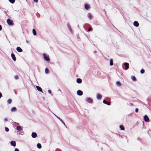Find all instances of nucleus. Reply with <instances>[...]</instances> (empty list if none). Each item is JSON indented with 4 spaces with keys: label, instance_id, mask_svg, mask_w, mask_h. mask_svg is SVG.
<instances>
[{
    "label": "nucleus",
    "instance_id": "a211bd4d",
    "mask_svg": "<svg viewBox=\"0 0 151 151\" xmlns=\"http://www.w3.org/2000/svg\"><path fill=\"white\" fill-rule=\"evenodd\" d=\"M116 85L119 86H121V83L119 81H117L116 82Z\"/></svg>",
    "mask_w": 151,
    "mask_h": 151
},
{
    "label": "nucleus",
    "instance_id": "6ab92c4d",
    "mask_svg": "<svg viewBox=\"0 0 151 151\" xmlns=\"http://www.w3.org/2000/svg\"><path fill=\"white\" fill-rule=\"evenodd\" d=\"M85 8L86 9H88L89 8V5L88 4H86L85 6Z\"/></svg>",
    "mask_w": 151,
    "mask_h": 151
},
{
    "label": "nucleus",
    "instance_id": "0eeeda50",
    "mask_svg": "<svg viewBox=\"0 0 151 151\" xmlns=\"http://www.w3.org/2000/svg\"><path fill=\"white\" fill-rule=\"evenodd\" d=\"M102 97V96L99 93H97L96 96V98L98 99H100Z\"/></svg>",
    "mask_w": 151,
    "mask_h": 151
},
{
    "label": "nucleus",
    "instance_id": "393cba45",
    "mask_svg": "<svg viewBox=\"0 0 151 151\" xmlns=\"http://www.w3.org/2000/svg\"><path fill=\"white\" fill-rule=\"evenodd\" d=\"M120 128L122 130H123L124 129V127L122 125H121L120 126Z\"/></svg>",
    "mask_w": 151,
    "mask_h": 151
},
{
    "label": "nucleus",
    "instance_id": "b1692460",
    "mask_svg": "<svg viewBox=\"0 0 151 151\" xmlns=\"http://www.w3.org/2000/svg\"><path fill=\"white\" fill-rule=\"evenodd\" d=\"M32 33L34 35H36V32L34 29H32Z\"/></svg>",
    "mask_w": 151,
    "mask_h": 151
},
{
    "label": "nucleus",
    "instance_id": "ea45409f",
    "mask_svg": "<svg viewBox=\"0 0 151 151\" xmlns=\"http://www.w3.org/2000/svg\"><path fill=\"white\" fill-rule=\"evenodd\" d=\"M48 92L49 93H51V90H48Z\"/></svg>",
    "mask_w": 151,
    "mask_h": 151
},
{
    "label": "nucleus",
    "instance_id": "e433bc0d",
    "mask_svg": "<svg viewBox=\"0 0 151 151\" xmlns=\"http://www.w3.org/2000/svg\"><path fill=\"white\" fill-rule=\"evenodd\" d=\"M2 96V95L1 93V92H0V99Z\"/></svg>",
    "mask_w": 151,
    "mask_h": 151
},
{
    "label": "nucleus",
    "instance_id": "7ed1b4c3",
    "mask_svg": "<svg viewBox=\"0 0 151 151\" xmlns=\"http://www.w3.org/2000/svg\"><path fill=\"white\" fill-rule=\"evenodd\" d=\"M144 120L145 122H148L149 121V118L147 115H145L144 116Z\"/></svg>",
    "mask_w": 151,
    "mask_h": 151
},
{
    "label": "nucleus",
    "instance_id": "ddd939ff",
    "mask_svg": "<svg viewBox=\"0 0 151 151\" xmlns=\"http://www.w3.org/2000/svg\"><path fill=\"white\" fill-rule=\"evenodd\" d=\"M11 57H12L13 60L14 61H15L16 60V58L15 56L14 55L13 53H12L11 54Z\"/></svg>",
    "mask_w": 151,
    "mask_h": 151
},
{
    "label": "nucleus",
    "instance_id": "39448f33",
    "mask_svg": "<svg viewBox=\"0 0 151 151\" xmlns=\"http://www.w3.org/2000/svg\"><path fill=\"white\" fill-rule=\"evenodd\" d=\"M36 88L37 89V90L41 92H42V93H43V92L42 91V89L41 88L38 86H36Z\"/></svg>",
    "mask_w": 151,
    "mask_h": 151
},
{
    "label": "nucleus",
    "instance_id": "2eb2a0df",
    "mask_svg": "<svg viewBox=\"0 0 151 151\" xmlns=\"http://www.w3.org/2000/svg\"><path fill=\"white\" fill-rule=\"evenodd\" d=\"M76 81L77 83H81L82 82V80L80 78H77L76 80Z\"/></svg>",
    "mask_w": 151,
    "mask_h": 151
},
{
    "label": "nucleus",
    "instance_id": "4be33fe9",
    "mask_svg": "<svg viewBox=\"0 0 151 151\" xmlns=\"http://www.w3.org/2000/svg\"><path fill=\"white\" fill-rule=\"evenodd\" d=\"M37 147L39 149L41 148L42 147L40 143H38L37 144Z\"/></svg>",
    "mask_w": 151,
    "mask_h": 151
},
{
    "label": "nucleus",
    "instance_id": "c9c22d12",
    "mask_svg": "<svg viewBox=\"0 0 151 151\" xmlns=\"http://www.w3.org/2000/svg\"><path fill=\"white\" fill-rule=\"evenodd\" d=\"M4 121H5L6 122H7L8 121V119L7 118H6L4 119Z\"/></svg>",
    "mask_w": 151,
    "mask_h": 151
},
{
    "label": "nucleus",
    "instance_id": "f8f14e48",
    "mask_svg": "<svg viewBox=\"0 0 151 151\" xmlns=\"http://www.w3.org/2000/svg\"><path fill=\"white\" fill-rule=\"evenodd\" d=\"M16 50L19 52H21L22 51V49L19 47H17L16 48Z\"/></svg>",
    "mask_w": 151,
    "mask_h": 151
},
{
    "label": "nucleus",
    "instance_id": "bb28decb",
    "mask_svg": "<svg viewBox=\"0 0 151 151\" xmlns=\"http://www.w3.org/2000/svg\"><path fill=\"white\" fill-rule=\"evenodd\" d=\"M131 79L133 81H135L136 80V78L134 76H132Z\"/></svg>",
    "mask_w": 151,
    "mask_h": 151
},
{
    "label": "nucleus",
    "instance_id": "79ce46f5",
    "mask_svg": "<svg viewBox=\"0 0 151 151\" xmlns=\"http://www.w3.org/2000/svg\"><path fill=\"white\" fill-rule=\"evenodd\" d=\"M1 29H2V27L1 25H0V31L1 30Z\"/></svg>",
    "mask_w": 151,
    "mask_h": 151
},
{
    "label": "nucleus",
    "instance_id": "f3484780",
    "mask_svg": "<svg viewBox=\"0 0 151 151\" xmlns=\"http://www.w3.org/2000/svg\"><path fill=\"white\" fill-rule=\"evenodd\" d=\"M16 110V108L15 107H13L11 108V111L13 112V111H15Z\"/></svg>",
    "mask_w": 151,
    "mask_h": 151
},
{
    "label": "nucleus",
    "instance_id": "7c9ffc66",
    "mask_svg": "<svg viewBox=\"0 0 151 151\" xmlns=\"http://www.w3.org/2000/svg\"><path fill=\"white\" fill-rule=\"evenodd\" d=\"M5 130L6 132H8L9 131V129L7 127L5 128Z\"/></svg>",
    "mask_w": 151,
    "mask_h": 151
},
{
    "label": "nucleus",
    "instance_id": "a19ab883",
    "mask_svg": "<svg viewBox=\"0 0 151 151\" xmlns=\"http://www.w3.org/2000/svg\"><path fill=\"white\" fill-rule=\"evenodd\" d=\"M33 1L36 3H37L38 1V0H33Z\"/></svg>",
    "mask_w": 151,
    "mask_h": 151
},
{
    "label": "nucleus",
    "instance_id": "6e6552de",
    "mask_svg": "<svg viewBox=\"0 0 151 151\" xmlns=\"http://www.w3.org/2000/svg\"><path fill=\"white\" fill-rule=\"evenodd\" d=\"M32 136L33 138H35L37 136V134L35 132H32Z\"/></svg>",
    "mask_w": 151,
    "mask_h": 151
},
{
    "label": "nucleus",
    "instance_id": "1a4fd4ad",
    "mask_svg": "<svg viewBox=\"0 0 151 151\" xmlns=\"http://www.w3.org/2000/svg\"><path fill=\"white\" fill-rule=\"evenodd\" d=\"M124 65L125 66V69L127 70L129 68V64L127 63H125Z\"/></svg>",
    "mask_w": 151,
    "mask_h": 151
},
{
    "label": "nucleus",
    "instance_id": "37998d69",
    "mask_svg": "<svg viewBox=\"0 0 151 151\" xmlns=\"http://www.w3.org/2000/svg\"><path fill=\"white\" fill-rule=\"evenodd\" d=\"M27 43H28V41L27 40Z\"/></svg>",
    "mask_w": 151,
    "mask_h": 151
},
{
    "label": "nucleus",
    "instance_id": "5701e85b",
    "mask_svg": "<svg viewBox=\"0 0 151 151\" xmlns=\"http://www.w3.org/2000/svg\"><path fill=\"white\" fill-rule=\"evenodd\" d=\"M45 73L46 74H48L49 73V71L48 69L47 68H46L45 70Z\"/></svg>",
    "mask_w": 151,
    "mask_h": 151
},
{
    "label": "nucleus",
    "instance_id": "72a5a7b5",
    "mask_svg": "<svg viewBox=\"0 0 151 151\" xmlns=\"http://www.w3.org/2000/svg\"><path fill=\"white\" fill-rule=\"evenodd\" d=\"M103 103L105 104H106L107 103V101L106 100H104L103 101Z\"/></svg>",
    "mask_w": 151,
    "mask_h": 151
},
{
    "label": "nucleus",
    "instance_id": "2f4dec72",
    "mask_svg": "<svg viewBox=\"0 0 151 151\" xmlns=\"http://www.w3.org/2000/svg\"><path fill=\"white\" fill-rule=\"evenodd\" d=\"M14 78L16 79H17L18 78V75H16L14 76Z\"/></svg>",
    "mask_w": 151,
    "mask_h": 151
},
{
    "label": "nucleus",
    "instance_id": "c85d7f7f",
    "mask_svg": "<svg viewBox=\"0 0 151 151\" xmlns=\"http://www.w3.org/2000/svg\"><path fill=\"white\" fill-rule=\"evenodd\" d=\"M145 72V70L144 69H142L140 70V73H143Z\"/></svg>",
    "mask_w": 151,
    "mask_h": 151
},
{
    "label": "nucleus",
    "instance_id": "a878e982",
    "mask_svg": "<svg viewBox=\"0 0 151 151\" xmlns=\"http://www.w3.org/2000/svg\"><path fill=\"white\" fill-rule=\"evenodd\" d=\"M12 100L10 99H9L7 101V103L8 104H10L11 103Z\"/></svg>",
    "mask_w": 151,
    "mask_h": 151
},
{
    "label": "nucleus",
    "instance_id": "f704fd0d",
    "mask_svg": "<svg viewBox=\"0 0 151 151\" xmlns=\"http://www.w3.org/2000/svg\"><path fill=\"white\" fill-rule=\"evenodd\" d=\"M106 104H107L108 105H110V102H107V103H106Z\"/></svg>",
    "mask_w": 151,
    "mask_h": 151
},
{
    "label": "nucleus",
    "instance_id": "aec40b11",
    "mask_svg": "<svg viewBox=\"0 0 151 151\" xmlns=\"http://www.w3.org/2000/svg\"><path fill=\"white\" fill-rule=\"evenodd\" d=\"M88 17L89 19H91L92 18L91 14L90 13H88Z\"/></svg>",
    "mask_w": 151,
    "mask_h": 151
},
{
    "label": "nucleus",
    "instance_id": "20e7f679",
    "mask_svg": "<svg viewBox=\"0 0 151 151\" xmlns=\"http://www.w3.org/2000/svg\"><path fill=\"white\" fill-rule=\"evenodd\" d=\"M77 93L78 95L79 96H81L83 95V93L81 90H78L77 92Z\"/></svg>",
    "mask_w": 151,
    "mask_h": 151
},
{
    "label": "nucleus",
    "instance_id": "9b49d317",
    "mask_svg": "<svg viewBox=\"0 0 151 151\" xmlns=\"http://www.w3.org/2000/svg\"><path fill=\"white\" fill-rule=\"evenodd\" d=\"M133 25L136 27H138L139 26V24L137 21H134L133 23Z\"/></svg>",
    "mask_w": 151,
    "mask_h": 151
},
{
    "label": "nucleus",
    "instance_id": "412c9836",
    "mask_svg": "<svg viewBox=\"0 0 151 151\" xmlns=\"http://www.w3.org/2000/svg\"><path fill=\"white\" fill-rule=\"evenodd\" d=\"M110 65L111 66L113 65V59H111L110 60Z\"/></svg>",
    "mask_w": 151,
    "mask_h": 151
},
{
    "label": "nucleus",
    "instance_id": "dca6fc26",
    "mask_svg": "<svg viewBox=\"0 0 151 151\" xmlns=\"http://www.w3.org/2000/svg\"><path fill=\"white\" fill-rule=\"evenodd\" d=\"M17 129L18 131H21L22 130V128L21 126H18L17 127Z\"/></svg>",
    "mask_w": 151,
    "mask_h": 151
},
{
    "label": "nucleus",
    "instance_id": "f257e3e1",
    "mask_svg": "<svg viewBox=\"0 0 151 151\" xmlns=\"http://www.w3.org/2000/svg\"><path fill=\"white\" fill-rule=\"evenodd\" d=\"M43 56L44 59L47 61H49V58L48 56H47L44 54H43Z\"/></svg>",
    "mask_w": 151,
    "mask_h": 151
},
{
    "label": "nucleus",
    "instance_id": "cd10ccee",
    "mask_svg": "<svg viewBox=\"0 0 151 151\" xmlns=\"http://www.w3.org/2000/svg\"><path fill=\"white\" fill-rule=\"evenodd\" d=\"M9 1L11 3H14L15 1V0H9Z\"/></svg>",
    "mask_w": 151,
    "mask_h": 151
},
{
    "label": "nucleus",
    "instance_id": "c756f323",
    "mask_svg": "<svg viewBox=\"0 0 151 151\" xmlns=\"http://www.w3.org/2000/svg\"><path fill=\"white\" fill-rule=\"evenodd\" d=\"M68 28H69V30L70 32H71L72 30H71V28H70V26L69 24H68Z\"/></svg>",
    "mask_w": 151,
    "mask_h": 151
},
{
    "label": "nucleus",
    "instance_id": "9d476101",
    "mask_svg": "<svg viewBox=\"0 0 151 151\" xmlns=\"http://www.w3.org/2000/svg\"><path fill=\"white\" fill-rule=\"evenodd\" d=\"M86 100L87 102L88 103H91L93 101L92 99H91V98L88 97L86 98Z\"/></svg>",
    "mask_w": 151,
    "mask_h": 151
},
{
    "label": "nucleus",
    "instance_id": "f03ea898",
    "mask_svg": "<svg viewBox=\"0 0 151 151\" xmlns=\"http://www.w3.org/2000/svg\"><path fill=\"white\" fill-rule=\"evenodd\" d=\"M7 22L9 25H12L13 24L12 21L10 19H8L7 20Z\"/></svg>",
    "mask_w": 151,
    "mask_h": 151
},
{
    "label": "nucleus",
    "instance_id": "4c0bfd02",
    "mask_svg": "<svg viewBox=\"0 0 151 151\" xmlns=\"http://www.w3.org/2000/svg\"><path fill=\"white\" fill-rule=\"evenodd\" d=\"M138 109L137 108H136L135 110V111L136 112H138Z\"/></svg>",
    "mask_w": 151,
    "mask_h": 151
},
{
    "label": "nucleus",
    "instance_id": "423d86ee",
    "mask_svg": "<svg viewBox=\"0 0 151 151\" xmlns=\"http://www.w3.org/2000/svg\"><path fill=\"white\" fill-rule=\"evenodd\" d=\"M10 144L12 146L14 147H15L16 146V142L14 141H12L10 142Z\"/></svg>",
    "mask_w": 151,
    "mask_h": 151
},
{
    "label": "nucleus",
    "instance_id": "473e14b6",
    "mask_svg": "<svg viewBox=\"0 0 151 151\" xmlns=\"http://www.w3.org/2000/svg\"><path fill=\"white\" fill-rule=\"evenodd\" d=\"M92 28L91 27H90L88 29V31H91L92 30Z\"/></svg>",
    "mask_w": 151,
    "mask_h": 151
},
{
    "label": "nucleus",
    "instance_id": "4468645a",
    "mask_svg": "<svg viewBox=\"0 0 151 151\" xmlns=\"http://www.w3.org/2000/svg\"><path fill=\"white\" fill-rule=\"evenodd\" d=\"M55 116L56 117L59 119L61 122L64 125H65V123L60 118L55 115Z\"/></svg>",
    "mask_w": 151,
    "mask_h": 151
},
{
    "label": "nucleus",
    "instance_id": "58836bf2",
    "mask_svg": "<svg viewBox=\"0 0 151 151\" xmlns=\"http://www.w3.org/2000/svg\"><path fill=\"white\" fill-rule=\"evenodd\" d=\"M14 151H19V150L17 148H15L14 150Z\"/></svg>",
    "mask_w": 151,
    "mask_h": 151
}]
</instances>
